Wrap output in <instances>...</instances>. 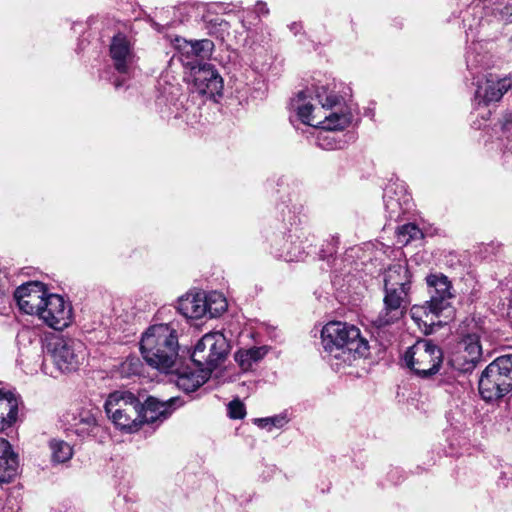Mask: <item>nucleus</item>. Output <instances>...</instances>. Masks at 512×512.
Masks as SVG:
<instances>
[{
  "mask_svg": "<svg viewBox=\"0 0 512 512\" xmlns=\"http://www.w3.org/2000/svg\"><path fill=\"white\" fill-rule=\"evenodd\" d=\"M179 312L189 319H200L207 315V303L203 294H188L179 299Z\"/></svg>",
  "mask_w": 512,
  "mask_h": 512,
  "instance_id": "nucleus-20",
  "label": "nucleus"
},
{
  "mask_svg": "<svg viewBox=\"0 0 512 512\" xmlns=\"http://www.w3.org/2000/svg\"><path fill=\"white\" fill-rule=\"evenodd\" d=\"M181 60H182V62H184V64H186V65H191V64L193 63L192 61H190V59H187V61H185V59H182V58H181Z\"/></svg>",
  "mask_w": 512,
  "mask_h": 512,
  "instance_id": "nucleus-39",
  "label": "nucleus"
},
{
  "mask_svg": "<svg viewBox=\"0 0 512 512\" xmlns=\"http://www.w3.org/2000/svg\"><path fill=\"white\" fill-rule=\"evenodd\" d=\"M325 358L336 371L351 366L356 360L369 354L368 341L360 330L344 322H329L321 331Z\"/></svg>",
  "mask_w": 512,
  "mask_h": 512,
  "instance_id": "nucleus-2",
  "label": "nucleus"
},
{
  "mask_svg": "<svg viewBox=\"0 0 512 512\" xmlns=\"http://www.w3.org/2000/svg\"><path fill=\"white\" fill-rule=\"evenodd\" d=\"M18 414V400L13 393L0 389V432L12 426Z\"/></svg>",
  "mask_w": 512,
  "mask_h": 512,
  "instance_id": "nucleus-22",
  "label": "nucleus"
},
{
  "mask_svg": "<svg viewBox=\"0 0 512 512\" xmlns=\"http://www.w3.org/2000/svg\"><path fill=\"white\" fill-rule=\"evenodd\" d=\"M36 316L48 327L63 330L72 323L73 307L62 296L50 293Z\"/></svg>",
  "mask_w": 512,
  "mask_h": 512,
  "instance_id": "nucleus-11",
  "label": "nucleus"
},
{
  "mask_svg": "<svg viewBox=\"0 0 512 512\" xmlns=\"http://www.w3.org/2000/svg\"><path fill=\"white\" fill-rule=\"evenodd\" d=\"M114 85L116 88H118L122 85V83L120 81H116Z\"/></svg>",
  "mask_w": 512,
  "mask_h": 512,
  "instance_id": "nucleus-40",
  "label": "nucleus"
},
{
  "mask_svg": "<svg viewBox=\"0 0 512 512\" xmlns=\"http://www.w3.org/2000/svg\"><path fill=\"white\" fill-rule=\"evenodd\" d=\"M205 301L207 303V313L210 318L218 317L227 310V301L222 293L212 292L205 296Z\"/></svg>",
  "mask_w": 512,
  "mask_h": 512,
  "instance_id": "nucleus-26",
  "label": "nucleus"
},
{
  "mask_svg": "<svg viewBox=\"0 0 512 512\" xmlns=\"http://www.w3.org/2000/svg\"><path fill=\"white\" fill-rule=\"evenodd\" d=\"M142 362L136 357H127L119 366V373L122 377L129 378L134 375H139L142 370Z\"/></svg>",
  "mask_w": 512,
  "mask_h": 512,
  "instance_id": "nucleus-29",
  "label": "nucleus"
},
{
  "mask_svg": "<svg viewBox=\"0 0 512 512\" xmlns=\"http://www.w3.org/2000/svg\"><path fill=\"white\" fill-rule=\"evenodd\" d=\"M411 273L405 263L389 266L384 274V286L411 289Z\"/></svg>",
  "mask_w": 512,
  "mask_h": 512,
  "instance_id": "nucleus-23",
  "label": "nucleus"
},
{
  "mask_svg": "<svg viewBox=\"0 0 512 512\" xmlns=\"http://www.w3.org/2000/svg\"><path fill=\"white\" fill-rule=\"evenodd\" d=\"M203 20L208 25L210 34H216L220 30L224 31L229 27V23L219 16L212 17L210 14H206L203 16Z\"/></svg>",
  "mask_w": 512,
  "mask_h": 512,
  "instance_id": "nucleus-30",
  "label": "nucleus"
},
{
  "mask_svg": "<svg viewBox=\"0 0 512 512\" xmlns=\"http://www.w3.org/2000/svg\"><path fill=\"white\" fill-rule=\"evenodd\" d=\"M266 353L265 347H252L246 350H239L235 354V360L243 370L247 371L254 363L261 360Z\"/></svg>",
  "mask_w": 512,
  "mask_h": 512,
  "instance_id": "nucleus-24",
  "label": "nucleus"
},
{
  "mask_svg": "<svg viewBox=\"0 0 512 512\" xmlns=\"http://www.w3.org/2000/svg\"><path fill=\"white\" fill-rule=\"evenodd\" d=\"M512 87L511 77H499L489 73L485 79L477 83L475 101L478 105H488L499 101Z\"/></svg>",
  "mask_w": 512,
  "mask_h": 512,
  "instance_id": "nucleus-17",
  "label": "nucleus"
},
{
  "mask_svg": "<svg viewBox=\"0 0 512 512\" xmlns=\"http://www.w3.org/2000/svg\"><path fill=\"white\" fill-rule=\"evenodd\" d=\"M176 48L179 50V53L182 57H186V59L195 58L194 52V41H187L185 39H176Z\"/></svg>",
  "mask_w": 512,
  "mask_h": 512,
  "instance_id": "nucleus-34",
  "label": "nucleus"
},
{
  "mask_svg": "<svg viewBox=\"0 0 512 512\" xmlns=\"http://www.w3.org/2000/svg\"><path fill=\"white\" fill-rule=\"evenodd\" d=\"M223 90V79L218 71L210 64L192 66L191 68V91L200 96L213 98L221 95Z\"/></svg>",
  "mask_w": 512,
  "mask_h": 512,
  "instance_id": "nucleus-12",
  "label": "nucleus"
},
{
  "mask_svg": "<svg viewBox=\"0 0 512 512\" xmlns=\"http://www.w3.org/2000/svg\"><path fill=\"white\" fill-rule=\"evenodd\" d=\"M287 422L288 419L285 415H276L273 417L256 419V423L259 427L268 429L271 427L282 428L285 424H287Z\"/></svg>",
  "mask_w": 512,
  "mask_h": 512,
  "instance_id": "nucleus-32",
  "label": "nucleus"
},
{
  "mask_svg": "<svg viewBox=\"0 0 512 512\" xmlns=\"http://www.w3.org/2000/svg\"><path fill=\"white\" fill-rule=\"evenodd\" d=\"M476 46L470 47L466 55L467 68L471 71L483 65L484 56L476 53Z\"/></svg>",
  "mask_w": 512,
  "mask_h": 512,
  "instance_id": "nucleus-33",
  "label": "nucleus"
},
{
  "mask_svg": "<svg viewBox=\"0 0 512 512\" xmlns=\"http://www.w3.org/2000/svg\"><path fill=\"white\" fill-rule=\"evenodd\" d=\"M109 54L115 70L120 74L129 75L135 63V53L125 35L117 34L112 38Z\"/></svg>",
  "mask_w": 512,
  "mask_h": 512,
  "instance_id": "nucleus-18",
  "label": "nucleus"
},
{
  "mask_svg": "<svg viewBox=\"0 0 512 512\" xmlns=\"http://www.w3.org/2000/svg\"><path fill=\"white\" fill-rule=\"evenodd\" d=\"M397 243L405 246L414 239H419L423 236L421 230L413 223L404 224L398 227L397 232Z\"/></svg>",
  "mask_w": 512,
  "mask_h": 512,
  "instance_id": "nucleus-28",
  "label": "nucleus"
},
{
  "mask_svg": "<svg viewBox=\"0 0 512 512\" xmlns=\"http://www.w3.org/2000/svg\"><path fill=\"white\" fill-rule=\"evenodd\" d=\"M182 405L178 397H171L167 400H159L150 396L145 403H141L139 429L143 424H155L165 421L173 411Z\"/></svg>",
  "mask_w": 512,
  "mask_h": 512,
  "instance_id": "nucleus-16",
  "label": "nucleus"
},
{
  "mask_svg": "<svg viewBox=\"0 0 512 512\" xmlns=\"http://www.w3.org/2000/svg\"><path fill=\"white\" fill-rule=\"evenodd\" d=\"M228 414L230 418L242 419L246 412L244 404L239 400H233L228 404Z\"/></svg>",
  "mask_w": 512,
  "mask_h": 512,
  "instance_id": "nucleus-35",
  "label": "nucleus"
},
{
  "mask_svg": "<svg viewBox=\"0 0 512 512\" xmlns=\"http://www.w3.org/2000/svg\"><path fill=\"white\" fill-rule=\"evenodd\" d=\"M51 450V460L55 464H61L69 461L73 456V449L69 443L61 439H51L49 441Z\"/></svg>",
  "mask_w": 512,
  "mask_h": 512,
  "instance_id": "nucleus-25",
  "label": "nucleus"
},
{
  "mask_svg": "<svg viewBox=\"0 0 512 512\" xmlns=\"http://www.w3.org/2000/svg\"><path fill=\"white\" fill-rule=\"evenodd\" d=\"M405 365L421 379H430L443 363L442 349L428 339H420L403 356Z\"/></svg>",
  "mask_w": 512,
  "mask_h": 512,
  "instance_id": "nucleus-7",
  "label": "nucleus"
},
{
  "mask_svg": "<svg viewBox=\"0 0 512 512\" xmlns=\"http://www.w3.org/2000/svg\"><path fill=\"white\" fill-rule=\"evenodd\" d=\"M18 455L0 460V483H10L18 474Z\"/></svg>",
  "mask_w": 512,
  "mask_h": 512,
  "instance_id": "nucleus-27",
  "label": "nucleus"
},
{
  "mask_svg": "<svg viewBox=\"0 0 512 512\" xmlns=\"http://www.w3.org/2000/svg\"><path fill=\"white\" fill-rule=\"evenodd\" d=\"M195 58L205 59L211 55L214 44L209 39H202L194 41Z\"/></svg>",
  "mask_w": 512,
  "mask_h": 512,
  "instance_id": "nucleus-31",
  "label": "nucleus"
},
{
  "mask_svg": "<svg viewBox=\"0 0 512 512\" xmlns=\"http://www.w3.org/2000/svg\"><path fill=\"white\" fill-rule=\"evenodd\" d=\"M384 307L375 323L381 327L394 323L403 316L409 304V289L384 286Z\"/></svg>",
  "mask_w": 512,
  "mask_h": 512,
  "instance_id": "nucleus-13",
  "label": "nucleus"
},
{
  "mask_svg": "<svg viewBox=\"0 0 512 512\" xmlns=\"http://www.w3.org/2000/svg\"><path fill=\"white\" fill-rule=\"evenodd\" d=\"M72 427L74 433L83 439L96 436L100 429L96 413L92 410H81L78 415L75 416Z\"/></svg>",
  "mask_w": 512,
  "mask_h": 512,
  "instance_id": "nucleus-21",
  "label": "nucleus"
},
{
  "mask_svg": "<svg viewBox=\"0 0 512 512\" xmlns=\"http://www.w3.org/2000/svg\"><path fill=\"white\" fill-rule=\"evenodd\" d=\"M140 400L129 391L111 393L104 405L107 416L120 430L133 433L139 430Z\"/></svg>",
  "mask_w": 512,
  "mask_h": 512,
  "instance_id": "nucleus-6",
  "label": "nucleus"
},
{
  "mask_svg": "<svg viewBox=\"0 0 512 512\" xmlns=\"http://www.w3.org/2000/svg\"><path fill=\"white\" fill-rule=\"evenodd\" d=\"M462 339L458 344V360L463 361L464 369L469 370L480 361L482 346L480 333L482 328L475 319H466L460 326Z\"/></svg>",
  "mask_w": 512,
  "mask_h": 512,
  "instance_id": "nucleus-10",
  "label": "nucleus"
},
{
  "mask_svg": "<svg viewBox=\"0 0 512 512\" xmlns=\"http://www.w3.org/2000/svg\"><path fill=\"white\" fill-rule=\"evenodd\" d=\"M304 251L300 247L288 249L285 253L279 254L285 261H299L303 259Z\"/></svg>",
  "mask_w": 512,
  "mask_h": 512,
  "instance_id": "nucleus-36",
  "label": "nucleus"
},
{
  "mask_svg": "<svg viewBox=\"0 0 512 512\" xmlns=\"http://www.w3.org/2000/svg\"><path fill=\"white\" fill-rule=\"evenodd\" d=\"M15 455L17 454L13 451L9 441H7L5 438L0 437V460Z\"/></svg>",
  "mask_w": 512,
  "mask_h": 512,
  "instance_id": "nucleus-37",
  "label": "nucleus"
},
{
  "mask_svg": "<svg viewBox=\"0 0 512 512\" xmlns=\"http://www.w3.org/2000/svg\"><path fill=\"white\" fill-rule=\"evenodd\" d=\"M512 391V354L497 357L479 380V392L486 401L502 398Z\"/></svg>",
  "mask_w": 512,
  "mask_h": 512,
  "instance_id": "nucleus-5",
  "label": "nucleus"
},
{
  "mask_svg": "<svg viewBox=\"0 0 512 512\" xmlns=\"http://www.w3.org/2000/svg\"><path fill=\"white\" fill-rule=\"evenodd\" d=\"M256 12H257L259 15H266V14H268L269 10H268V8H267L266 3L258 2V3L256 4Z\"/></svg>",
  "mask_w": 512,
  "mask_h": 512,
  "instance_id": "nucleus-38",
  "label": "nucleus"
},
{
  "mask_svg": "<svg viewBox=\"0 0 512 512\" xmlns=\"http://www.w3.org/2000/svg\"><path fill=\"white\" fill-rule=\"evenodd\" d=\"M229 343L222 332L205 334L195 345L192 361L209 374L223 363L229 353Z\"/></svg>",
  "mask_w": 512,
  "mask_h": 512,
  "instance_id": "nucleus-8",
  "label": "nucleus"
},
{
  "mask_svg": "<svg viewBox=\"0 0 512 512\" xmlns=\"http://www.w3.org/2000/svg\"><path fill=\"white\" fill-rule=\"evenodd\" d=\"M48 352L60 372L76 371L86 358V348L82 341L56 337L48 344Z\"/></svg>",
  "mask_w": 512,
  "mask_h": 512,
  "instance_id": "nucleus-9",
  "label": "nucleus"
},
{
  "mask_svg": "<svg viewBox=\"0 0 512 512\" xmlns=\"http://www.w3.org/2000/svg\"><path fill=\"white\" fill-rule=\"evenodd\" d=\"M178 347L177 331L171 323L150 326L140 342L144 360L163 373L173 372L178 359Z\"/></svg>",
  "mask_w": 512,
  "mask_h": 512,
  "instance_id": "nucleus-4",
  "label": "nucleus"
},
{
  "mask_svg": "<svg viewBox=\"0 0 512 512\" xmlns=\"http://www.w3.org/2000/svg\"><path fill=\"white\" fill-rule=\"evenodd\" d=\"M430 299L423 305H414L410 314L425 334L433 332L435 326L447 323L452 315L450 300L453 297L451 282L442 273L430 274L426 277Z\"/></svg>",
  "mask_w": 512,
  "mask_h": 512,
  "instance_id": "nucleus-3",
  "label": "nucleus"
},
{
  "mask_svg": "<svg viewBox=\"0 0 512 512\" xmlns=\"http://www.w3.org/2000/svg\"><path fill=\"white\" fill-rule=\"evenodd\" d=\"M342 100V97L327 87L316 86L299 92L292 100V106L302 123L334 131L344 129L351 121L349 114L331 111L341 106Z\"/></svg>",
  "mask_w": 512,
  "mask_h": 512,
  "instance_id": "nucleus-1",
  "label": "nucleus"
},
{
  "mask_svg": "<svg viewBox=\"0 0 512 512\" xmlns=\"http://www.w3.org/2000/svg\"><path fill=\"white\" fill-rule=\"evenodd\" d=\"M49 294L43 283L30 281L15 290L14 298L21 311L37 315Z\"/></svg>",
  "mask_w": 512,
  "mask_h": 512,
  "instance_id": "nucleus-15",
  "label": "nucleus"
},
{
  "mask_svg": "<svg viewBox=\"0 0 512 512\" xmlns=\"http://www.w3.org/2000/svg\"><path fill=\"white\" fill-rule=\"evenodd\" d=\"M210 374L198 368L194 370L189 366L176 369V385L186 393L194 392L202 386L208 379Z\"/></svg>",
  "mask_w": 512,
  "mask_h": 512,
  "instance_id": "nucleus-19",
  "label": "nucleus"
},
{
  "mask_svg": "<svg viewBox=\"0 0 512 512\" xmlns=\"http://www.w3.org/2000/svg\"><path fill=\"white\" fill-rule=\"evenodd\" d=\"M484 11L485 15H492L494 18L503 24L512 23V3L506 0H475L465 12L463 23L465 27L473 30L481 24V19L475 23H467V15H475Z\"/></svg>",
  "mask_w": 512,
  "mask_h": 512,
  "instance_id": "nucleus-14",
  "label": "nucleus"
}]
</instances>
